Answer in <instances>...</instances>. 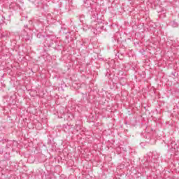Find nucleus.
Returning a JSON list of instances; mask_svg holds the SVG:
<instances>
[{
    "mask_svg": "<svg viewBox=\"0 0 179 179\" xmlns=\"http://www.w3.org/2000/svg\"><path fill=\"white\" fill-rule=\"evenodd\" d=\"M75 129L78 131H80V124H76L75 126Z\"/></svg>",
    "mask_w": 179,
    "mask_h": 179,
    "instance_id": "8",
    "label": "nucleus"
},
{
    "mask_svg": "<svg viewBox=\"0 0 179 179\" xmlns=\"http://www.w3.org/2000/svg\"><path fill=\"white\" fill-rule=\"evenodd\" d=\"M24 38L25 41H31V39L33 38V34H31L30 31L27 32V31L24 30Z\"/></svg>",
    "mask_w": 179,
    "mask_h": 179,
    "instance_id": "1",
    "label": "nucleus"
},
{
    "mask_svg": "<svg viewBox=\"0 0 179 179\" xmlns=\"http://www.w3.org/2000/svg\"><path fill=\"white\" fill-rule=\"evenodd\" d=\"M151 159L150 157H149V155H147V157H145L144 161L145 163H150Z\"/></svg>",
    "mask_w": 179,
    "mask_h": 179,
    "instance_id": "7",
    "label": "nucleus"
},
{
    "mask_svg": "<svg viewBox=\"0 0 179 179\" xmlns=\"http://www.w3.org/2000/svg\"><path fill=\"white\" fill-rule=\"evenodd\" d=\"M171 25L172 26V27H178V23H177V22L176 21L171 22Z\"/></svg>",
    "mask_w": 179,
    "mask_h": 179,
    "instance_id": "6",
    "label": "nucleus"
},
{
    "mask_svg": "<svg viewBox=\"0 0 179 179\" xmlns=\"http://www.w3.org/2000/svg\"><path fill=\"white\" fill-rule=\"evenodd\" d=\"M2 141H3V138L0 137V143H2Z\"/></svg>",
    "mask_w": 179,
    "mask_h": 179,
    "instance_id": "13",
    "label": "nucleus"
},
{
    "mask_svg": "<svg viewBox=\"0 0 179 179\" xmlns=\"http://www.w3.org/2000/svg\"><path fill=\"white\" fill-rule=\"evenodd\" d=\"M24 27H27V25H24Z\"/></svg>",
    "mask_w": 179,
    "mask_h": 179,
    "instance_id": "16",
    "label": "nucleus"
},
{
    "mask_svg": "<svg viewBox=\"0 0 179 179\" xmlns=\"http://www.w3.org/2000/svg\"><path fill=\"white\" fill-rule=\"evenodd\" d=\"M145 138H146V139H150V136L148 137V136H146Z\"/></svg>",
    "mask_w": 179,
    "mask_h": 179,
    "instance_id": "14",
    "label": "nucleus"
},
{
    "mask_svg": "<svg viewBox=\"0 0 179 179\" xmlns=\"http://www.w3.org/2000/svg\"><path fill=\"white\" fill-rule=\"evenodd\" d=\"M4 159L6 160H10V154L6 152L5 155H4Z\"/></svg>",
    "mask_w": 179,
    "mask_h": 179,
    "instance_id": "3",
    "label": "nucleus"
},
{
    "mask_svg": "<svg viewBox=\"0 0 179 179\" xmlns=\"http://www.w3.org/2000/svg\"><path fill=\"white\" fill-rule=\"evenodd\" d=\"M63 129H64V132H66V134H70L71 129V125H69L68 124H64Z\"/></svg>",
    "mask_w": 179,
    "mask_h": 179,
    "instance_id": "2",
    "label": "nucleus"
},
{
    "mask_svg": "<svg viewBox=\"0 0 179 179\" xmlns=\"http://www.w3.org/2000/svg\"><path fill=\"white\" fill-rule=\"evenodd\" d=\"M54 45V41H52L50 43H49L48 45V47H52V45Z\"/></svg>",
    "mask_w": 179,
    "mask_h": 179,
    "instance_id": "11",
    "label": "nucleus"
},
{
    "mask_svg": "<svg viewBox=\"0 0 179 179\" xmlns=\"http://www.w3.org/2000/svg\"><path fill=\"white\" fill-rule=\"evenodd\" d=\"M7 142H9V140L7 138H3L1 143H7Z\"/></svg>",
    "mask_w": 179,
    "mask_h": 179,
    "instance_id": "10",
    "label": "nucleus"
},
{
    "mask_svg": "<svg viewBox=\"0 0 179 179\" xmlns=\"http://www.w3.org/2000/svg\"><path fill=\"white\" fill-rule=\"evenodd\" d=\"M97 16H99V14L97 13L94 14L92 17L94 19V22H99V17Z\"/></svg>",
    "mask_w": 179,
    "mask_h": 179,
    "instance_id": "4",
    "label": "nucleus"
},
{
    "mask_svg": "<svg viewBox=\"0 0 179 179\" xmlns=\"http://www.w3.org/2000/svg\"><path fill=\"white\" fill-rule=\"evenodd\" d=\"M6 148H7V149H9L10 148V144H7Z\"/></svg>",
    "mask_w": 179,
    "mask_h": 179,
    "instance_id": "12",
    "label": "nucleus"
},
{
    "mask_svg": "<svg viewBox=\"0 0 179 179\" xmlns=\"http://www.w3.org/2000/svg\"><path fill=\"white\" fill-rule=\"evenodd\" d=\"M94 34H97V33H96V32H94Z\"/></svg>",
    "mask_w": 179,
    "mask_h": 179,
    "instance_id": "17",
    "label": "nucleus"
},
{
    "mask_svg": "<svg viewBox=\"0 0 179 179\" xmlns=\"http://www.w3.org/2000/svg\"><path fill=\"white\" fill-rule=\"evenodd\" d=\"M120 80V85H124L127 84V79L121 78Z\"/></svg>",
    "mask_w": 179,
    "mask_h": 179,
    "instance_id": "5",
    "label": "nucleus"
},
{
    "mask_svg": "<svg viewBox=\"0 0 179 179\" xmlns=\"http://www.w3.org/2000/svg\"><path fill=\"white\" fill-rule=\"evenodd\" d=\"M1 153L3 154V151H1Z\"/></svg>",
    "mask_w": 179,
    "mask_h": 179,
    "instance_id": "15",
    "label": "nucleus"
},
{
    "mask_svg": "<svg viewBox=\"0 0 179 179\" xmlns=\"http://www.w3.org/2000/svg\"><path fill=\"white\" fill-rule=\"evenodd\" d=\"M1 17H2V19H1V20L0 21V26H2V24H3V23H5V21H3V20H5V17L2 16Z\"/></svg>",
    "mask_w": 179,
    "mask_h": 179,
    "instance_id": "9",
    "label": "nucleus"
},
{
    "mask_svg": "<svg viewBox=\"0 0 179 179\" xmlns=\"http://www.w3.org/2000/svg\"><path fill=\"white\" fill-rule=\"evenodd\" d=\"M145 166H149L148 164H145Z\"/></svg>",
    "mask_w": 179,
    "mask_h": 179,
    "instance_id": "18",
    "label": "nucleus"
}]
</instances>
